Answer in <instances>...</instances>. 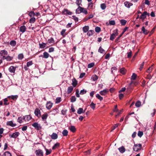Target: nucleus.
Masks as SVG:
<instances>
[{
    "instance_id": "f257e3e1",
    "label": "nucleus",
    "mask_w": 156,
    "mask_h": 156,
    "mask_svg": "<svg viewBox=\"0 0 156 156\" xmlns=\"http://www.w3.org/2000/svg\"><path fill=\"white\" fill-rule=\"evenodd\" d=\"M141 145L140 144H135L133 147V149L135 151H137L141 149Z\"/></svg>"
},
{
    "instance_id": "f03ea898",
    "label": "nucleus",
    "mask_w": 156,
    "mask_h": 156,
    "mask_svg": "<svg viewBox=\"0 0 156 156\" xmlns=\"http://www.w3.org/2000/svg\"><path fill=\"white\" fill-rule=\"evenodd\" d=\"M32 126L34 127L37 130H39L41 129L40 125L37 122H34L32 124Z\"/></svg>"
},
{
    "instance_id": "7ed1b4c3",
    "label": "nucleus",
    "mask_w": 156,
    "mask_h": 156,
    "mask_svg": "<svg viewBox=\"0 0 156 156\" xmlns=\"http://www.w3.org/2000/svg\"><path fill=\"white\" fill-rule=\"evenodd\" d=\"M37 156H43V151L41 149L36 150L35 152Z\"/></svg>"
},
{
    "instance_id": "20e7f679",
    "label": "nucleus",
    "mask_w": 156,
    "mask_h": 156,
    "mask_svg": "<svg viewBox=\"0 0 156 156\" xmlns=\"http://www.w3.org/2000/svg\"><path fill=\"white\" fill-rule=\"evenodd\" d=\"M62 13L64 15H71L72 14V12L67 9H64L62 12Z\"/></svg>"
},
{
    "instance_id": "39448f33",
    "label": "nucleus",
    "mask_w": 156,
    "mask_h": 156,
    "mask_svg": "<svg viewBox=\"0 0 156 156\" xmlns=\"http://www.w3.org/2000/svg\"><path fill=\"white\" fill-rule=\"evenodd\" d=\"M8 55V52L7 51L5 50H3L1 51L0 52V55L2 57H5V55Z\"/></svg>"
},
{
    "instance_id": "423d86ee",
    "label": "nucleus",
    "mask_w": 156,
    "mask_h": 156,
    "mask_svg": "<svg viewBox=\"0 0 156 156\" xmlns=\"http://www.w3.org/2000/svg\"><path fill=\"white\" fill-rule=\"evenodd\" d=\"M20 134V133L18 132H15L13 133L12 134L9 135V136L10 138H16L18 137Z\"/></svg>"
},
{
    "instance_id": "0eeeda50",
    "label": "nucleus",
    "mask_w": 156,
    "mask_h": 156,
    "mask_svg": "<svg viewBox=\"0 0 156 156\" xmlns=\"http://www.w3.org/2000/svg\"><path fill=\"white\" fill-rule=\"evenodd\" d=\"M53 105V103L51 101H48L46 104V107L48 110L50 109L52 107Z\"/></svg>"
},
{
    "instance_id": "6e6552de",
    "label": "nucleus",
    "mask_w": 156,
    "mask_h": 156,
    "mask_svg": "<svg viewBox=\"0 0 156 156\" xmlns=\"http://www.w3.org/2000/svg\"><path fill=\"white\" fill-rule=\"evenodd\" d=\"M34 113L36 116L38 117L41 116L40 111L38 108L35 109L34 111Z\"/></svg>"
},
{
    "instance_id": "1a4fd4ad",
    "label": "nucleus",
    "mask_w": 156,
    "mask_h": 156,
    "mask_svg": "<svg viewBox=\"0 0 156 156\" xmlns=\"http://www.w3.org/2000/svg\"><path fill=\"white\" fill-rule=\"evenodd\" d=\"M16 67L13 66H11L9 68V71L11 73H14L15 72Z\"/></svg>"
},
{
    "instance_id": "9d476101",
    "label": "nucleus",
    "mask_w": 156,
    "mask_h": 156,
    "mask_svg": "<svg viewBox=\"0 0 156 156\" xmlns=\"http://www.w3.org/2000/svg\"><path fill=\"white\" fill-rule=\"evenodd\" d=\"M24 121L25 122H27L30 120L31 117L30 115H26L23 116Z\"/></svg>"
},
{
    "instance_id": "9b49d317",
    "label": "nucleus",
    "mask_w": 156,
    "mask_h": 156,
    "mask_svg": "<svg viewBox=\"0 0 156 156\" xmlns=\"http://www.w3.org/2000/svg\"><path fill=\"white\" fill-rule=\"evenodd\" d=\"M3 59H6V61H9L12 60L13 59L12 57H11L9 55H8L7 56L4 57H1Z\"/></svg>"
},
{
    "instance_id": "f8f14e48",
    "label": "nucleus",
    "mask_w": 156,
    "mask_h": 156,
    "mask_svg": "<svg viewBox=\"0 0 156 156\" xmlns=\"http://www.w3.org/2000/svg\"><path fill=\"white\" fill-rule=\"evenodd\" d=\"M108 91V89H105L100 91L99 93L102 95H105Z\"/></svg>"
},
{
    "instance_id": "ddd939ff",
    "label": "nucleus",
    "mask_w": 156,
    "mask_h": 156,
    "mask_svg": "<svg viewBox=\"0 0 156 156\" xmlns=\"http://www.w3.org/2000/svg\"><path fill=\"white\" fill-rule=\"evenodd\" d=\"M83 9V8L81 7L80 6H79V7L76 10V13L77 14H80L81 13L82 11V10Z\"/></svg>"
},
{
    "instance_id": "4468645a",
    "label": "nucleus",
    "mask_w": 156,
    "mask_h": 156,
    "mask_svg": "<svg viewBox=\"0 0 156 156\" xmlns=\"http://www.w3.org/2000/svg\"><path fill=\"white\" fill-rule=\"evenodd\" d=\"M124 4L125 6L128 8H130L131 6L133 5V4L128 1L125 2Z\"/></svg>"
},
{
    "instance_id": "2eb2a0df",
    "label": "nucleus",
    "mask_w": 156,
    "mask_h": 156,
    "mask_svg": "<svg viewBox=\"0 0 156 156\" xmlns=\"http://www.w3.org/2000/svg\"><path fill=\"white\" fill-rule=\"evenodd\" d=\"M7 125L10 126L12 127H14L16 126V124L14 123L12 121H8L7 122Z\"/></svg>"
},
{
    "instance_id": "dca6fc26",
    "label": "nucleus",
    "mask_w": 156,
    "mask_h": 156,
    "mask_svg": "<svg viewBox=\"0 0 156 156\" xmlns=\"http://www.w3.org/2000/svg\"><path fill=\"white\" fill-rule=\"evenodd\" d=\"M69 129L71 132L73 133L75 132L76 130V128H75V127L74 126H71L69 127Z\"/></svg>"
},
{
    "instance_id": "f3484780",
    "label": "nucleus",
    "mask_w": 156,
    "mask_h": 156,
    "mask_svg": "<svg viewBox=\"0 0 156 156\" xmlns=\"http://www.w3.org/2000/svg\"><path fill=\"white\" fill-rule=\"evenodd\" d=\"M147 14L148 13L147 12H144L140 16V18L142 20H144L146 18V15H147Z\"/></svg>"
},
{
    "instance_id": "a211bd4d",
    "label": "nucleus",
    "mask_w": 156,
    "mask_h": 156,
    "mask_svg": "<svg viewBox=\"0 0 156 156\" xmlns=\"http://www.w3.org/2000/svg\"><path fill=\"white\" fill-rule=\"evenodd\" d=\"M94 9V5L93 3L90 2L88 4V9L89 10H93Z\"/></svg>"
},
{
    "instance_id": "6ab92c4d",
    "label": "nucleus",
    "mask_w": 156,
    "mask_h": 156,
    "mask_svg": "<svg viewBox=\"0 0 156 156\" xmlns=\"http://www.w3.org/2000/svg\"><path fill=\"white\" fill-rule=\"evenodd\" d=\"M51 138L52 139L55 140L58 138V135L55 133H53L52 135L51 136Z\"/></svg>"
},
{
    "instance_id": "aec40b11",
    "label": "nucleus",
    "mask_w": 156,
    "mask_h": 156,
    "mask_svg": "<svg viewBox=\"0 0 156 156\" xmlns=\"http://www.w3.org/2000/svg\"><path fill=\"white\" fill-rule=\"evenodd\" d=\"M26 29V27L24 26H21L20 29V31L23 33L25 32Z\"/></svg>"
},
{
    "instance_id": "412c9836",
    "label": "nucleus",
    "mask_w": 156,
    "mask_h": 156,
    "mask_svg": "<svg viewBox=\"0 0 156 156\" xmlns=\"http://www.w3.org/2000/svg\"><path fill=\"white\" fill-rule=\"evenodd\" d=\"M118 150L119 152L121 153H123L124 152L126 151L124 147L122 146L121 147L119 148Z\"/></svg>"
},
{
    "instance_id": "4be33fe9",
    "label": "nucleus",
    "mask_w": 156,
    "mask_h": 156,
    "mask_svg": "<svg viewBox=\"0 0 156 156\" xmlns=\"http://www.w3.org/2000/svg\"><path fill=\"white\" fill-rule=\"evenodd\" d=\"M141 30H142V31H143V33L144 34H146V35L149 32V31H148L147 30H146L145 28L144 27H142Z\"/></svg>"
},
{
    "instance_id": "5701e85b",
    "label": "nucleus",
    "mask_w": 156,
    "mask_h": 156,
    "mask_svg": "<svg viewBox=\"0 0 156 156\" xmlns=\"http://www.w3.org/2000/svg\"><path fill=\"white\" fill-rule=\"evenodd\" d=\"M73 88L72 86H69L68 88L67 93V94H69L73 90Z\"/></svg>"
},
{
    "instance_id": "b1692460",
    "label": "nucleus",
    "mask_w": 156,
    "mask_h": 156,
    "mask_svg": "<svg viewBox=\"0 0 156 156\" xmlns=\"http://www.w3.org/2000/svg\"><path fill=\"white\" fill-rule=\"evenodd\" d=\"M17 121L20 123H23L24 121L23 117H19L17 120Z\"/></svg>"
},
{
    "instance_id": "393cba45",
    "label": "nucleus",
    "mask_w": 156,
    "mask_h": 156,
    "mask_svg": "<svg viewBox=\"0 0 156 156\" xmlns=\"http://www.w3.org/2000/svg\"><path fill=\"white\" fill-rule=\"evenodd\" d=\"M72 84L73 87H75L77 84V82L75 79H73L72 80Z\"/></svg>"
},
{
    "instance_id": "a878e982",
    "label": "nucleus",
    "mask_w": 156,
    "mask_h": 156,
    "mask_svg": "<svg viewBox=\"0 0 156 156\" xmlns=\"http://www.w3.org/2000/svg\"><path fill=\"white\" fill-rule=\"evenodd\" d=\"M89 30V27L88 26H85L83 28V30L84 33H86Z\"/></svg>"
},
{
    "instance_id": "bb28decb",
    "label": "nucleus",
    "mask_w": 156,
    "mask_h": 156,
    "mask_svg": "<svg viewBox=\"0 0 156 156\" xmlns=\"http://www.w3.org/2000/svg\"><path fill=\"white\" fill-rule=\"evenodd\" d=\"M46 44L44 43H39V48H44L46 47Z\"/></svg>"
},
{
    "instance_id": "cd10ccee",
    "label": "nucleus",
    "mask_w": 156,
    "mask_h": 156,
    "mask_svg": "<svg viewBox=\"0 0 156 156\" xmlns=\"http://www.w3.org/2000/svg\"><path fill=\"white\" fill-rule=\"evenodd\" d=\"M94 33V30H90L89 31H88L87 33V35L88 36H90L92 35Z\"/></svg>"
},
{
    "instance_id": "c85d7f7f",
    "label": "nucleus",
    "mask_w": 156,
    "mask_h": 156,
    "mask_svg": "<svg viewBox=\"0 0 156 156\" xmlns=\"http://www.w3.org/2000/svg\"><path fill=\"white\" fill-rule=\"evenodd\" d=\"M60 145V144L58 143H56L52 147V149L53 150H55L57 148H58Z\"/></svg>"
},
{
    "instance_id": "c756f323",
    "label": "nucleus",
    "mask_w": 156,
    "mask_h": 156,
    "mask_svg": "<svg viewBox=\"0 0 156 156\" xmlns=\"http://www.w3.org/2000/svg\"><path fill=\"white\" fill-rule=\"evenodd\" d=\"M18 97V96L17 95L10 96L8 97V98H11L13 100H16L17 98Z\"/></svg>"
},
{
    "instance_id": "7c9ffc66",
    "label": "nucleus",
    "mask_w": 156,
    "mask_h": 156,
    "mask_svg": "<svg viewBox=\"0 0 156 156\" xmlns=\"http://www.w3.org/2000/svg\"><path fill=\"white\" fill-rule=\"evenodd\" d=\"M49 54L46 52H45L43 53V58H47L49 56Z\"/></svg>"
},
{
    "instance_id": "2f4dec72",
    "label": "nucleus",
    "mask_w": 156,
    "mask_h": 156,
    "mask_svg": "<svg viewBox=\"0 0 156 156\" xmlns=\"http://www.w3.org/2000/svg\"><path fill=\"white\" fill-rule=\"evenodd\" d=\"M48 115L47 114H43L42 116V119L43 121L46 120L47 119Z\"/></svg>"
},
{
    "instance_id": "473e14b6",
    "label": "nucleus",
    "mask_w": 156,
    "mask_h": 156,
    "mask_svg": "<svg viewBox=\"0 0 156 156\" xmlns=\"http://www.w3.org/2000/svg\"><path fill=\"white\" fill-rule=\"evenodd\" d=\"M98 51L101 53L104 54L105 53V51L101 47H100L98 50Z\"/></svg>"
},
{
    "instance_id": "72a5a7b5",
    "label": "nucleus",
    "mask_w": 156,
    "mask_h": 156,
    "mask_svg": "<svg viewBox=\"0 0 156 156\" xmlns=\"http://www.w3.org/2000/svg\"><path fill=\"white\" fill-rule=\"evenodd\" d=\"M126 69L124 68H122L120 70V72L123 75L126 73Z\"/></svg>"
},
{
    "instance_id": "f704fd0d",
    "label": "nucleus",
    "mask_w": 156,
    "mask_h": 156,
    "mask_svg": "<svg viewBox=\"0 0 156 156\" xmlns=\"http://www.w3.org/2000/svg\"><path fill=\"white\" fill-rule=\"evenodd\" d=\"M68 131L66 129H64L62 132V134L64 136H66L68 134Z\"/></svg>"
},
{
    "instance_id": "c9c22d12",
    "label": "nucleus",
    "mask_w": 156,
    "mask_h": 156,
    "mask_svg": "<svg viewBox=\"0 0 156 156\" xmlns=\"http://www.w3.org/2000/svg\"><path fill=\"white\" fill-rule=\"evenodd\" d=\"M48 43L49 44H54L55 43V41L53 38L51 37L50 39H48Z\"/></svg>"
},
{
    "instance_id": "e433bc0d",
    "label": "nucleus",
    "mask_w": 156,
    "mask_h": 156,
    "mask_svg": "<svg viewBox=\"0 0 156 156\" xmlns=\"http://www.w3.org/2000/svg\"><path fill=\"white\" fill-rule=\"evenodd\" d=\"M3 156H12V154L9 151H7L4 153Z\"/></svg>"
},
{
    "instance_id": "4c0bfd02",
    "label": "nucleus",
    "mask_w": 156,
    "mask_h": 156,
    "mask_svg": "<svg viewBox=\"0 0 156 156\" xmlns=\"http://www.w3.org/2000/svg\"><path fill=\"white\" fill-rule=\"evenodd\" d=\"M128 29V27H125L124 29H123V30L121 33V34L120 35V36L118 37V38L119 39L122 36V35L124 34V33L125 32V31L126 30Z\"/></svg>"
},
{
    "instance_id": "58836bf2",
    "label": "nucleus",
    "mask_w": 156,
    "mask_h": 156,
    "mask_svg": "<svg viewBox=\"0 0 156 156\" xmlns=\"http://www.w3.org/2000/svg\"><path fill=\"white\" fill-rule=\"evenodd\" d=\"M10 45L13 47L15 46L16 44V42L15 41H11L10 42Z\"/></svg>"
},
{
    "instance_id": "ea45409f",
    "label": "nucleus",
    "mask_w": 156,
    "mask_h": 156,
    "mask_svg": "<svg viewBox=\"0 0 156 156\" xmlns=\"http://www.w3.org/2000/svg\"><path fill=\"white\" fill-rule=\"evenodd\" d=\"M120 22L122 25L124 26L126 24L127 21L124 20H120Z\"/></svg>"
},
{
    "instance_id": "a19ab883",
    "label": "nucleus",
    "mask_w": 156,
    "mask_h": 156,
    "mask_svg": "<svg viewBox=\"0 0 156 156\" xmlns=\"http://www.w3.org/2000/svg\"><path fill=\"white\" fill-rule=\"evenodd\" d=\"M51 112H52V114L55 115L58 113V110L57 108H56L51 111Z\"/></svg>"
},
{
    "instance_id": "79ce46f5",
    "label": "nucleus",
    "mask_w": 156,
    "mask_h": 156,
    "mask_svg": "<svg viewBox=\"0 0 156 156\" xmlns=\"http://www.w3.org/2000/svg\"><path fill=\"white\" fill-rule=\"evenodd\" d=\"M83 109L82 108H79L77 110V113L78 114H80L84 112H83Z\"/></svg>"
},
{
    "instance_id": "37998d69",
    "label": "nucleus",
    "mask_w": 156,
    "mask_h": 156,
    "mask_svg": "<svg viewBox=\"0 0 156 156\" xmlns=\"http://www.w3.org/2000/svg\"><path fill=\"white\" fill-rule=\"evenodd\" d=\"M96 97L100 101H102L103 99L102 97H101L99 94H97L96 95Z\"/></svg>"
},
{
    "instance_id": "c03bdc74",
    "label": "nucleus",
    "mask_w": 156,
    "mask_h": 156,
    "mask_svg": "<svg viewBox=\"0 0 156 156\" xmlns=\"http://www.w3.org/2000/svg\"><path fill=\"white\" fill-rule=\"evenodd\" d=\"M61 101V98L60 97L57 98L55 100V103L58 104L60 103Z\"/></svg>"
},
{
    "instance_id": "a18cd8bd",
    "label": "nucleus",
    "mask_w": 156,
    "mask_h": 156,
    "mask_svg": "<svg viewBox=\"0 0 156 156\" xmlns=\"http://www.w3.org/2000/svg\"><path fill=\"white\" fill-rule=\"evenodd\" d=\"M23 58V55L22 54H20L18 55V58L19 60H22Z\"/></svg>"
},
{
    "instance_id": "49530a36",
    "label": "nucleus",
    "mask_w": 156,
    "mask_h": 156,
    "mask_svg": "<svg viewBox=\"0 0 156 156\" xmlns=\"http://www.w3.org/2000/svg\"><path fill=\"white\" fill-rule=\"evenodd\" d=\"M35 18L34 17H32L29 20V22L30 23H33L35 21Z\"/></svg>"
},
{
    "instance_id": "de8ad7c7",
    "label": "nucleus",
    "mask_w": 156,
    "mask_h": 156,
    "mask_svg": "<svg viewBox=\"0 0 156 156\" xmlns=\"http://www.w3.org/2000/svg\"><path fill=\"white\" fill-rule=\"evenodd\" d=\"M101 30V28L98 27H97L95 28V31L96 32L99 33Z\"/></svg>"
},
{
    "instance_id": "09e8293b",
    "label": "nucleus",
    "mask_w": 156,
    "mask_h": 156,
    "mask_svg": "<svg viewBox=\"0 0 156 156\" xmlns=\"http://www.w3.org/2000/svg\"><path fill=\"white\" fill-rule=\"evenodd\" d=\"M136 75L135 73H133L131 77V79L133 80H135L136 77Z\"/></svg>"
},
{
    "instance_id": "8fccbe9b",
    "label": "nucleus",
    "mask_w": 156,
    "mask_h": 156,
    "mask_svg": "<svg viewBox=\"0 0 156 156\" xmlns=\"http://www.w3.org/2000/svg\"><path fill=\"white\" fill-rule=\"evenodd\" d=\"M115 34L113 33L111 35L110 37V40L113 41V40L115 39Z\"/></svg>"
},
{
    "instance_id": "3c124183",
    "label": "nucleus",
    "mask_w": 156,
    "mask_h": 156,
    "mask_svg": "<svg viewBox=\"0 0 156 156\" xmlns=\"http://www.w3.org/2000/svg\"><path fill=\"white\" fill-rule=\"evenodd\" d=\"M45 150H46V155H48L50 154L51 152V150L50 149L49 150L47 149H45Z\"/></svg>"
},
{
    "instance_id": "603ef678",
    "label": "nucleus",
    "mask_w": 156,
    "mask_h": 156,
    "mask_svg": "<svg viewBox=\"0 0 156 156\" xmlns=\"http://www.w3.org/2000/svg\"><path fill=\"white\" fill-rule=\"evenodd\" d=\"M92 78L93 81H95L98 80V77L97 75H94L92 76Z\"/></svg>"
},
{
    "instance_id": "864d4df0",
    "label": "nucleus",
    "mask_w": 156,
    "mask_h": 156,
    "mask_svg": "<svg viewBox=\"0 0 156 156\" xmlns=\"http://www.w3.org/2000/svg\"><path fill=\"white\" fill-rule=\"evenodd\" d=\"M141 105V103L140 101H137L135 104V106L137 107H140Z\"/></svg>"
},
{
    "instance_id": "5fc2aeb1",
    "label": "nucleus",
    "mask_w": 156,
    "mask_h": 156,
    "mask_svg": "<svg viewBox=\"0 0 156 156\" xmlns=\"http://www.w3.org/2000/svg\"><path fill=\"white\" fill-rule=\"evenodd\" d=\"M76 98L75 96H72L71 98V101L73 102L76 101Z\"/></svg>"
},
{
    "instance_id": "6e6d98bb",
    "label": "nucleus",
    "mask_w": 156,
    "mask_h": 156,
    "mask_svg": "<svg viewBox=\"0 0 156 156\" xmlns=\"http://www.w3.org/2000/svg\"><path fill=\"white\" fill-rule=\"evenodd\" d=\"M33 64V62L32 61H30L27 62V67H28Z\"/></svg>"
},
{
    "instance_id": "4d7b16f0",
    "label": "nucleus",
    "mask_w": 156,
    "mask_h": 156,
    "mask_svg": "<svg viewBox=\"0 0 156 156\" xmlns=\"http://www.w3.org/2000/svg\"><path fill=\"white\" fill-rule=\"evenodd\" d=\"M94 65V62H92L89 63L87 67L88 68H91Z\"/></svg>"
},
{
    "instance_id": "13d9d810",
    "label": "nucleus",
    "mask_w": 156,
    "mask_h": 156,
    "mask_svg": "<svg viewBox=\"0 0 156 156\" xmlns=\"http://www.w3.org/2000/svg\"><path fill=\"white\" fill-rule=\"evenodd\" d=\"M81 2L82 0H76V3L78 6L81 5Z\"/></svg>"
},
{
    "instance_id": "bf43d9fd",
    "label": "nucleus",
    "mask_w": 156,
    "mask_h": 156,
    "mask_svg": "<svg viewBox=\"0 0 156 156\" xmlns=\"http://www.w3.org/2000/svg\"><path fill=\"white\" fill-rule=\"evenodd\" d=\"M101 9H103L104 10L105 9L106 7V6L105 5V3H103L101 5Z\"/></svg>"
},
{
    "instance_id": "052dcab7",
    "label": "nucleus",
    "mask_w": 156,
    "mask_h": 156,
    "mask_svg": "<svg viewBox=\"0 0 156 156\" xmlns=\"http://www.w3.org/2000/svg\"><path fill=\"white\" fill-rule=\"evenodd\" d=\"M95 104H94V103L92 102L90 105V106L92 109H94L95 108Z\"/></svg>"
},
{
    "instance_id": "680f3d73",
    "label": "nucleus",
    "mask_w": 156,
    "mask_h": 156,
    "mask_svg": "<svg viewBox=\"0 0 156 156\" xmlns=\"http://www.w3.org/2000/svg\"><path fill=\"white\" fill-rule=\"evenodd\" d=\"M152 66L153 65L148 68V70L147 71V73H150L152 71L153 69V68L152 67Z\"/></svg>"
},
{
    "instance_id": "e2e57ef3",
    "label": "nucleus",
    "mask_w": 156,
    "mask_h": 156,
    "mask_svg": "<svg viewBox=\"0 0 156 156\" xmlns=\"http://www.w3.org/2000/svg\"><path fill=\"white\" fill-rule=\"evenodd\" d=\"M8 101V100L7 99V98H5V99H4V105H9V103L7 102Z\"/></svg>"
},
{
    "instance_id": "0e129e2a",
    "label": "nucleus",
    "mask_w": 156,
    "mask_h": 156,
    "mask_svg": "<svg viewBox=\"0 0 156 156\" xmlns=\"http://www.w3.org/2000/svg\"><path fill=\"white\" fill-rule=\"evenodd\" d=\"M86 92H87V91L86 90H85L84 89H83L82 90H81L80 91V94H86Z\"/></svg>"
},
{
    "instance_id": "69168bd1",
    "label": "nucleus",
    "mask_w": 156,
    "mask_h": 156,
    "mask_svg": "<svg viewBox=\"0 0 156 156\" xmlns=\"http://www.w3.org/2000/svg\"><path fill=\"white\" fill-rule=\"evenodd\" d=\"M143 132L139 131L138 133V136L140 137H141L143 135Z\"/></svg>"
},
{
    "instance_id": "338daca9",
    "label": "nucleus",
    "mask_w": 156,
    "mask_h": 156,
    "mask_svg": "<svg viewBox=\"0 0 156 156\" xmlns=\"http://www.w3.org/2000/svg\"><path fill=\"white\" fill-rule=\"evenodd\" d=\"M35 14V13L34 12L31 11L29 13V15L30 16H34Z\"/></svg>"
},
{
    "instance_id": "774afa93",
    "label": "nucleus",
    "mask_w": 156,
    "mask_h": 156,
    "mask_svg": "<svg viewBox=\"0 0 156 156\" xmlns=\"http://www.w3.org/2000/svg\"><path fill=\"white\" fill-rule=\"evenodd\" d=\"M82 12L83 13L85 14H87V11L86 10V9L84 8H83V9L82 10Z\"/></svg>"
}]
</instances>
